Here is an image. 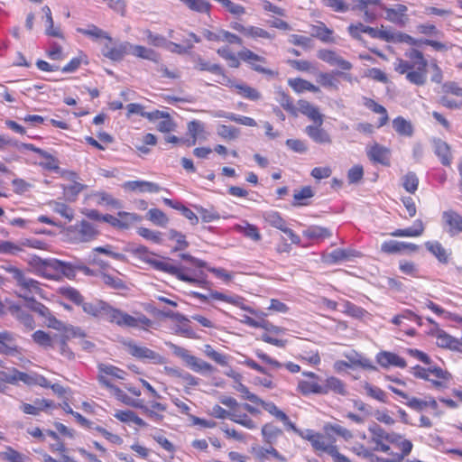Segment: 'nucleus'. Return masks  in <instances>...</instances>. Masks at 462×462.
<instances>
[{"label": "nucleus", "mask_w": 462, "mask_h": 462, "mask_svg": "<svg viewBox=\"0 0 462 462\" xmlns=\"http://www.w3.org/2000/svg\"><path fill=\"white\" fill-rule=\"evenodd\" d=\"M365 389L370 397L384 403L387 402L386 393L381 388L366 383Z\"/></svg>", "instance_id": "obj_61"}, {"label": "nucleus", "mask_w": 462, "mask_h": 462, "mask_svg": "<svg viewBox=\"0 0 462 462\" xmlns=\"http://www.w3.org/2000/svg\"><path fill=\"white\" fill-rule=\"evenodd\" d=\"M303 234L310 239L327 238L332 236V233L328 228L319 226H311L308 227Z\"/></svg>", "instance_id": "obj_39"}, {"label": "nucleus", "mask_w": 462, "mask_h": 462, "mask_svg": "<svg viewBox=\"0 0 462 462\" xmlns=\"http://www.w3.org/2000/svg\"><path fill=\"white\" fill-rule=\"evenodd\" d=\"M262 435L265 444L273 446L283 431L273 423H266L262 427Z\"/></svg>", "instance_id": "obj_24"}, {"label": "nucleus", "mask_w": 462, "mask_h": 462, "mask_svg": "<svg viewBox=\"0 0 462 462\" xmlns=\"http://www.w3.org/2000/svg\"><path fill=\"white\" fill-rule=\"evenodd\" d=\"M124 345L125 346L127 352L138 359L148 361L155 365H162L164 363L163 356L146 346H138L132 340L125 341Z\"/></svg>", "instance_id": "obj_5"}, {"label": "nucleus", "mask_w": 462, "mask_h": 462, "mask_svg": "<svg viewBox=\"0 0 462 462\" xmlns=\"http://www.w3.org/2000/svg\"><path fill=\"white\" fill-rule=\"evenodd\" d=\"M407 10L403 5H397L394 8H385V18L393 23L404 25L409 20Z\"/></svg>", "instance_id": "obj_19"}, {"label": "nucleus", "mask_w": 462, "mask_h": 462, "mask_svg": "<svg viewBox=\"0 0 462 462\" xmlns=\"http://www.w3.org/2000/svg\"><path fill=\"white\" fill-rule=\"evenodd\" d=\"M396 436L399 438H396L395 442L391 443L401 449V453H399V455H402L404 458L411 452L413 445L410 440L403 439L401 434L396 433Z\"/></svg>", "instance_id": "obj_55"}, {"label": "nucleus", "mask_w": 462, "mask_h": 462, "mask_svg": "<svg viewBox=\"0 0 462 462\" xmlns=\"http://www.w3.org/2000/svg\"><path fill=\"white\" fill-rule=\"evenodd\" d=\"M432 146L434 153L439 157L441 164L444 166H449L452 162L450 146L439 138H434L432 140Z\"/></svg>", "instance_id": "obj_17"}, {"label": "nucleus", "mask_w": 462, "mask_h": 462, "mask_svg": "<svg viewBox=\"0 0 462 462\" xmlns=\"http://www.w3.org/2000/svg\"><path fill=\"white\" fill-rule=\"evenodd\" d=\"M219 116H222L229 121H232V122H235V123H237V124H240V125H246V126H256V121L252 118V117H248V116H240V115H236V114H234V113H224L222 115H219Z\"/></svg>", "instance_id": "obj_48"}, {"label": "nucleus", "mask_w": 462, "mask_h": 462, "mask_svg": "<svg viewBox=\"0 0 462 462\" xmlns=\"http://www.w3.org/2000/svg\"><path fill=\"white\" fill-rule=\"evenodd\" d=\"M298 105L299 110L301 114L308 116L315 124L323 125V116L320 114L318 107L306 100H300Z\"/></svg>", "instance_id": "obj_22"}, {"label": "nucleus", "mask_w": 462, "mask_h": 462, "mask_svg": "<svg viewBox=\"0 0 462 462\" xmlns=\"http://www.w3.org/2000/svg\"><path fill=\"white\" fill-rule=\"evenodd\" d=\"M368 430L372 434L371 441L374 443H379L383 440L387 442H395L396 438H398L395 432L388 433L375 422H373L369 426Z\"/></svg>", "instance_id": "obj_21"}, {"label": "nucleus", "mask_w": 462, "mask_h": 462, "mask_svg": "<svg viewBox=\"0 0 462 462\" xmlns=\"http://www.w3.org/2000/svg\"><path fill=\"white\" fill-rule=\"evenodd\" d=\"M356 256V251L351 249H336L325 256V262L328 263H337L342 261L349 260Z\"/></svg>", "instance_id": "obj_32"}, {"label": "nucleus", "mask_w": 462, "mask_h": 462, "mask_svg": "<svg viewBox=\"0 0 462 462\" xmlns=\"http://www.w3.org/2000/svg\"><path fill=\"white\" fill-rule=\"evenodd\" d=\"M129 54L144 60H152L155 63H159L161 60V57L156 51H154L152 49H149L142 45H134L131 43Z\"/></svg>", "instance_id": "obj_23"}, {"label": "nucleus", "mask_w": 462, "mask_h": 462, "mask_svg": "<svg viewBox=\"0 0 462 462\" xmlns=\"http://www.w3.org/2000/svg\"><path fill=\"white\" fill-rule=\"evenodd\" d=\"M437 345L440 347L455 348L457 340L452 336L448 335L442 329H439L436 333Z\"/></svg>", "instance_id": "obj_41"}, {"label": "nucleus", "mask_w": 462, "mask_h": 462, "mask_svg": "<svg viewBox=\"0 0 462 462\" xmlns=\"http://www.w3.org/2000/svg\"><path fill=\"white\" fill-rule=\"evenodd\" d=\"M59 292L60 295H62L64 298L69 300L76 305L80 306L81 303H83V296L80 294V292L72 287H60L59 289Z\"/></svg>", "instance_id": "obj_42"}, {"label": "nucleus", "mask_w": 462, "mask_h": 462, "mask_svg": "<svg viewBox=\"0 0 462 462\" xmlns=\"http://www.w3.org/2000/svg\"><path fill=\"white\" fill-rule=\"evenodd\" d=\"M132 253L139 255L144 262L152 265L155 270L170 273L182 282L190 284H206V274L202 270H193L183 266H176L167 262L149 258V249L144 245H137L132 249Z\"/></svg>", "instance_id": "obj_2"}, {"label": "nucleus", "mask_w": 462, "mask_h": 462, "mask_svg": "<svg viewBox=\"0 0 462 462\" xmlns=\"http://www.w3.org/2000/svg\"><path fill=\"white\" fill-rule=\"evenodd\" d=\"M98 370L102 374L111 375L118 379H124V374H125L123 370L119 369L118 367L105 364H100L98 365Z\"/></svg>", "instance_id": "obj_64"}, {"label": "nucleus", "mask_w": 462, "mask_h": 462, "mask_svg": "<svg viewBox=\"0 0 462 462\" xmlns=\"http://www.w3.org/2000/svg\"><path fill=\"white\" fill-rule=\"evenodd\" d=\"M210 298H212L214 300H222L225 302H228V303L234 304L236 306H239L243 310L250 312L251 314L254 313V310L253 309H251L250 307H245V306L242 305V298H240V297L227 296L222 292L215 291L210 292Z\"/></svg>", "instance_id": "obj_35"}, {"label": "nucleus", "mask_w": 462, "mask_h": 462, "mask_svg": "<svg viewBox=\"0 0 462 462\" xmlns=\"http://www.w3.org/2000/svg\"><path fill=\"white\" fill-rule=\"evenodd\" d=\"M322 389L326 391V394L329 392H333L334 393L346 396L347 394V391L346 389V384L343 381L335 376L328 377L325 380L324 385H321Z\"/></svg>", "instance_id": "obj_25"}, {"label": "nucleus", "mask_w": 462, "mask_h": 462, "mask_svg": "<svg viewBox=\"0 0 462 462\" xmlns=\"http://www.w3.org/2000/svg\"><path fill=\"white\" fill-rule=\"evenodd\" d=\"M131 43L128 42H118L113 39L112 42L108 41L104 44L101 49L103 56L113 60L121 61L124 57L129 54Z\"/></svg>", "instance_id": "obj_7"}, {"label": "nucleus", "mask_w": 462, "mask_h": 462, "mask_svg": "<svg viewBox=\"0 0 462 462\" xmlns=\"http://www.w3.org/2000/svg\"><path fill=\"white\" fill-rule=\"evenodd\" d=\"M217 52L220 57H222L223 59H225L226 60L228 61V65L231 68H238L239 67L240 62H239L237 57L235 55L234 52L231 51V50L228 47L225 46V47L219 48Z\"/></svg>", "instance_id": "obj_53"}, {"label": "nucleus", "mask_w": 462, "mask_h": 462, "mask_svg": "<svg viewBox=\"0 0 462 462\" xmlns=\"http://www.w3.org/2000/svg\"><path fill=\"white\" fill-rule=\"evenodd\" d=\"M85 189V186L79 182H73L64 187V195L69 200H74L76 197Z\"/></svg>", "instance_id": "obj_63"}, {"label": "nucleus", "mask_w": 462, "mask_h": 462, "mask_svg": "<svg viewBox=\"0 0 462 462\" xmlns=\"http://www.w3.org/2000/svg\"><path fill=\"white\" fill-rule=\"evenodd\" d=\"M42 12L44 14L45 18H46V23L48 24V26L46 28V34L52 36V37L61 38L62 34L60 32V30L58 28H54L53 19H52L51 11L50 7L47 5L43 6L42 8Z\"/></svg>", "instance_id": "obj_45"}, {"label": "nucleus", "mask_w": 462, "mask_h": 462, "mask_svg": "<svg viewBox=\"0 0 462 462\" xmlns=\"http://www.w3.org/2000/svg\"><path fill=\"white\" fill-rule=\"evenodd\" d=\"M80 306L86 314L95 318L104 319L108 322L116 323L119 327L145 328L152 325V320L145 315L138 314L136 317L131 316L101 300H96L91 302L83 300Z\"/></svg>", "instance_id": "obj_1"}, {"label": "nucleus", "mask_w": 462, "mask_h": 462, "mask_svg": "<svg viewBox=\"0 0 462 462\" xmlns=\"http://www.w3.org/2000/svg\"><path fill=\"white\" fill-rule=\"evenodd\" d=\"M393 127L394 131L402 136L411 137L414 133L411 122L402 116H397L393 120Z\"/></svg>", "instance_id": "obj_26"}, {"label": "nucleus", "mask_w": 462, "mask_h": 462, "mask_svg": "<svg viewBox=\"0 0 462 462\" xmlns=\"http://www.w3.org/2000/svg\"><path fill=\"white\" fill-rule=\"evenodd\" d=\"M169 238L176 240L177 245L174 247V251L184 250L189 246V243L186 241L185 236L174 229H171L169 231Z\"/></svg>", "instance_id": "obj_60"}, {"label": "nucleus", "mask_w": 462, "mask_h": 462, "mask_svg": "<svg viewBox=\"0 0 462 462\" xmlns=\"http://www.w3.org/2000/svg\"><path fill=\"white\" fill-rule=\"evenodd\" d=\"M305 133L316 143H332V138L330 134L325 129L322 128V125L315 124L314 125H308L305 128Z\"/></svg>", "instance_id": "obj_16"}, {"label": "nucleus", "mask_w": 462, "mask_h": 462, "mask_svg": "<svg viewBox=\"0 0 462 462\" xmlns=\"http://www.w3.org/2000/svg\"><path fill=\"white\" fill-rule=\"evenodd\" d=\"M325 430L331 431V432L342 437L345 440H348L353 438V434L349 430H347L338 424H327L325 426Z\"/></svg>", "instance_id": "obj_62"}, {"label": "nucleus", "mask_w": 462, "mask_h": 462, "mask_svg": "<svg viewBox=\"0 0 462 462\" xmlns=\"http://www.w3.org/2000/svg\"><path fill=\"white\" fill-rule=\"evenodd\" d=\"M137 234L142 237L150 240L155 244H162V233L159 231H153L146 227H139L137 229Z\"/></svg>", "instance_id": "obj_56"}, {"label": "nucleus", "mask_w": 462, "mask_h": 462, "mask_svg": "<svg viewBox=\"0 0 462 462\" xmlns=\"http://www.w3.org/2000/svg\"><path fill=\"white\" fill-rule=\"evenodd\" d=\"M425 247L430 254H432L439 260V263H447L448 262L449 254L439 242L428 241L425 243Z\"/></svg>", "instance_id": "obj_30"}, {"label": "nucleus", "mask_w": 462, "mask_h": 462, "mask_svg": "<svg viewBox=\"0 0 462 462\" xmlns=\"http://www.w3.org/2000/svg\"><path fill=\"white\" fill-rule=\"evenodd\" d=\"M188 130L192 137L189 144L194 145L200 134L204 132V125L199 121L193 120L188 124Z\"/></svg>", "instance_id": "obj_58"}, {"label": "nucleus", "mask_w": 462, "mask_h": 462, "mask_svg": "<svg viewBox=\"0 0 462 462\" xmlns=\"http://www.w3.org/2000/svg\"><path fill=\"white\" fill-rule=\"evenodd\" d=\"M235 90L242 97L252 101H257L262 97L261 93L256 88L245 83H239L237 86H235Z\"/></svg>", "instance_id": "obj_33"}, {"label": "nucleus", "mask_w": 462, "mask_h": 462, "mask_svg": "<svg viewBox=\"0 0 462 462\" xmlns=\"http://www.w3.org/2000/svg\"><path fill=\"white\" fill-rule=\"evenodd\" d=\"M68 337L65 335H56L55 348H58L60 355L69 360L74 359V353L67 344Z\"/></svg>", "instance_id": "obj_40"}, {"label": "nucleus", "mask_w": 462, "mask_h": 462, "mask_svg": "<svg viewBox=\"0 0 462 462\" xmlns=\"http://www.w3.org/2000/svg\"><path fill=\"white\" fill-rule=\"evenodd\" d=\"M328 6L335 12L353 10L366 23H373L383 8L380 2H358L357 5H351L348 2H328Z\"/></svg>", "instance_id": "obj_4"}, {"label": "nucleus", "mask_w": 462, "mask_h": 462, "mask_svg": "<svg viewBox=\"0 0 462 462\" xmlns=\"http://www.w3.org/2000/svg\"><path fill=\"white\" fill-rule=\"evenodd\" d=\"M49 268L60 272L64 276L69 279H73L76 276V271L69 262H64L57 259L51 260Z\"/></svg>", "instance_id": "obj_31"}, {"label": "nucleus", "mask_w": 462, "mask_h": 462, "mask_svg": "<svg viewBox=\"0 0 462 462\" xmlns=\"http://www.w3.org/2000/svg\"><path fill=\"white\" fill-rule=\"evenodd\" d=\"M263 218L267 224L277 229H280L281 231L286 226L285 220L281 217V215L278 212L275 211L265 212L263 215Z\"/></svg>", "instance_id": "obj_46"}, {"label": "nucleus", "mask_w": 462, "mask_h": 462, "mask_svg": "<svg viewBox=\"0 0 462 462\" xmlns=\"http://www.w3.org/2000/svg\"><path fill=\"white\" fill-rule=\"evenodd\" d=\"M195 68L202 71L205 70L214 74H222V68L218 64L210 63L201 58L198 59Z\"/></svg>", "instance_id": "obj_57"}, {"label": "nucleus", "mask_w": 462, "mask_h": 462, "mask_svg": "<svg viewBox=\"0 0 462 462\" xmlns=\"http://www.w3.org/2000/svg\"><path fill=\"white\" fill-rule=\"evenodd\" d=\"M117 215L120 218L106 214L104 215L103 222L108 223L118 229H128L132 223L140 222L142 220V217L135 213L119 211Z\"/></svg>", "instance_id": "obj_8"}, {"label": "nucleus", "mask_w": 462, "mask_h": 462, "mask_svg": "<svg viewBox=\"0 0 462 462\" xmlns=\"http://www.w3.org/2000/svg\"><path fill=\"white\" fill-rule=\"evenodd\" d=\"M314 196L313 190L311 187L305 186L301 188L300 190H295L293 194L294 202L292 203L293 206H303L308 205V203L303 202L304 199H310Z\"/></svg>", "instance_id": "obj_47"}, {"label": "nucleus", "mask_w": 462, "mask_h": 462, "mask_svg": "<svg viewBox=\"0 0 462 462\" xmlns=\"http://www.w3.org/2000/svg\"><path fill=\"white\" fill-rule=\"evenodd\" d=\"M147 218L159 226H166L169 222L167 216L159 208H151L147 213Z\"/></svg>", "instance_id": "obj_49"}, {"label": "nucleus", "mask_w": 462, "mask_h": 462, "mask_svg": "<svg viewBox=\"0 0 462 462\" xmlns=\"http://www.w3.org/2000/svg\"><path fill=\"white\" fill-rule=\"evenodd\" d=\"M22 251L21 240L17 244L11 241H0V254L16 255Z\"/></svg>", "instance_id": "obj_51"}, {"label": "nucleus", "mask_w": 462, "mask_h": 462, "mask_svg": "<svg viewBox=\"0 0 462 462\" xmlns=\"http://www.w3.org/2000/svg\"><path fill=\"white\" fill-rule=\"evenodd\" d=\"M442 219L448 226V233L450 236H455L462 233V216L454 210H447L442 213Z\"/></svg>", "instance_id": "obj_15"}, {"label": "nucleus", "mask_w": 462, "mask_h": 462, "mask_svg": "<svg viewBox=\"0 0 462 462\" xmlns=\"http://www.w3.org/2000/svg\"><path fill=\"white\" fill-rule=\"evenodd\" d=\"M235 230L243 234L245 236L254 240L259 241L261 239V235L259 233L258 228L249 224L248 222H244V225L237 224L234 226Z\"/></svg>", "instance_id": "obj_37"}, {"label": "nucleus", "mask_w": 462, "mask_h": 462, "mask_svg": "<svg viewBox=\"0 0 462 462\" xmlns=\"http://www.w3.org/2000/svg\"><path fill=\"white\" fill-rule=\"evenodd\" d=\"M409 60L397 59L393 63L394 69L400 74H405L406 79L416 86H423L427 82L428 60L423 53L417 49H411L405 52Z\"/></svg>", "instance_id": "obj_3"}, {"label": "nucleus", "mask_w": 462, "mask_h": 462, "mask_svg": "<svg viewBox=\"0 0 462 462\" xmlns=\"http://www.w3.org/2000/svg\"><path fill=\"white\" fill-rule=\"evenodd\" d=\"M318 58L329 65L337 66L343 70H350L353 67L348 60H344L333 51L320 50L318 52Z\"/></svg>", "instance_id": "obj_13"}, {"label": "nucleus", "mask_w": 462, "mask_h": 462, "mask_svg": "<svg viewBox=\"0 0 462 462\" xmlns=\"http://www.w3.org/2000/svg\"><path fill=\"white\" fill-rule=\"evenodd\" d=\"M256 404H260L267 412L275 417L278 420H287L286 413L281 411L273 402H265L260 398V402H257Z\"/></svg>", "instance_id": "obj_43"}, {"label": "nucleus", "mask_w": 462, "mask_h": 462, "mask_svg": "<svg viewBox=\"0 0 462 462\" xmlns=\"http://www.w3.org/2000/svg\"><path fill=\"white\" fill-rule=\"evenodd\" d=\"M424 225L420 219L415 220L412 226L403 229L404 237H417L423 234Z\"/></svg>", "instance_id": "obj_59"}, {"label": "nucleus", "mask_w": 462, "mask_h": 462, "mask_svg": "<svg viewBox=\"0 0 462 462\" xmlns=\"http://www.w3.org/2000/svg\"><path fill=\"white\" fill-rule=\"evenodd\" d=\"M349 33L352 37L358 39L360 37V32H365L370 35L372 38H378L382 40L389 41V34L384 31H380L378 29L364 25L363 23H357L356 25L351 24L348 27Z\"/></svg>", "instance_id": "obj_14"}, {"label": "nucleus", "mask_w": 462, "mask_h": 462, "mask_svg": "<svg viewBox=\"0 0 462 462\" xmlns=\"http://www.w3.org/2000/svg\"><path fill=\"white\" fill-rule=\"evenodd\" d=\"M124 187L130 190L140 192L157 193L162 189L157 183L146 180H131L125 183Z\"/></svg>", "instance_id": "obj_20"}, {"label": "nucleus", "mask_w": 462, "mask_h": 462, "mask_svg": "<svg viewBox=\"0 0 462 462\" xmlns=\"http://www.w3.org/2000/svg\"><path fill=\"white\" fill-rule=\"evenodd\" d=\"M77 31L94 41H98L100 39H105L108 41L109 42H113V38L104 30L98 28L97 26L94 24H90L88 26V28H78Z\"/></svg>", "instance_id": "obj_29"}, {"label": "nucleus", "mask_w": 462, "mask_h": 462, "mask_svg": "<svg viewBox=\"0 0 462 462\" xmlns=\"http://www.w3.org/2000/svg\"><path fill=\"white\" fill-rule=\"evenodd\" d=\"M366 155L373 162L380 163L383 166H390L391 151L377 143L366 148Z\"/></svg>", "instance_id": "obj_11"}, {"label": "nucleus", "mask_w": 462, "mask_h": 462, "mask_svg": "<svg viewBox=\"0 0 462 462\" xmlns=\"http://www.w3.org/2000/svg\"><path fill=\"white\" fill-rule=\"evenodd\" d=\"M377 363L383 367H388L390 365L397 366L400 368L406 367V361L400 356L392 353L382 351L376 356Z\"/></svg>", "instance_id": "obj_18"}, {"label": "nucleus", "mask_w": 462, "mask_h": 462, "mask_svg": "<svg viewBox=\"0 0 462 462\" xmlns=\"http://www.w3.org/2000/svg\"><path fill=\"white\" fill-rule=\"evenodd\" d=\"M0 379L5 383L15 384L18 382H23L27 385L37 383V378L26 373L21 372L15 368L9 371H1Z\"/></svg>", "instance_id": "obj_12"}, {"label": "nucleus", "mask_w": 462, "mask_h": 462, "mask_svg": "<svg viewBox=\"0 0 462 462\" xmlns=\"http://www.w3.org/2000/svg\"><path fill=\"white\" fill-rule=\"evenodd\" d=\"M10 273L13 274V278L16 281L17 284L23 291V293H26L27 295L30 293H42V289L40 288V282L38 281L25 276L20 269L15 267L11 268Z\"/></svg>", "instance_id": "obj_9"}, {"label": "nucleus", "mask_w": 462, "mask_h": 462, "mask_svg": "<svg viewBox=\"0 0 462 462\" xmlns=\"http://www.w3.org/2000/svg\"><path fill=\"white\" fill-rule=\"evenodd\" d=\"M56 335L47 333L43 330H36L32 335L33 341L44 348H55Z\"/></svg>", "instance_id": "obj_28"}, {"label": "nucleus", "mask_w": 462, "mask_h": 462, "mask_svg": "<svg viewBox=\"0 0 462 462\" xmlns=\"http://www.w3.org/2000/svg\"><path fill=\"white\" fill-rule=\"evenodd\" d=\"M188 365L195 372L211 373L214 370V367L209 363H207L206 361H203L194 356L188 359Z\"/></svg>", "instance_id": "obj_44"}, {"label": "nucleus", "mask_w": 462, "mask_h": 462, "mask_svg": "<svg viewBox=\"0 0 462 462\" xmlns=\"http://www.w3.org/2000/svg\"><path fill=\"white\" fill-rule=\"evenodd\" d=\"M16 351L13 334L8 331L0 332V353L12 354Z\"/></svg>", "instance_id": "obj_34"}, {"label": "nucleus", "mask_w": 462, "mask_h": 462, "mask_svg": "<svg viewBox=\"0 0 462 462\" xmlns=\"http://www.w3.org/2000/svg\"><path fill=\"white\" fill-rule=\"evenodd\" d=\"M69 230L75 233V239L81 243L90 242L98 236V231L96 227L86 220H82L74 226H71Z\"/></svg>", "instance_id": "obj_10"}, {"label": "nucleus", "mask_w": 462, "mask_h": 462, "mask_svg": "<svg viewBox=\"0 0 462 462\" xmlns=\"http://www.w3.org/2000/svg\"><path fill=\"white\" fill-rule=\"evenodd\" d=\"M217 134L226 140H235L238 138L240 130L232 125H220L217 127Z\"/></svg>", "instance_id": "obj_50"}, {"label": "nucleus", "mask_w": 462, "mask_h": 462, "mask_svg": "<svg viewBox=\"0 0 462 462\" xmlns=\"http://www.w3.org/2000/svg\"><path fill=\"white\" fill-rule=\"evenodd\" d=\"M298 389L304 395L310 393L326 394V391L322 389V386L314 382L300 381L298 383Z\"/></svg>", "instance_id": "obj_38"}, {"label": "nucleus", "mask_w": 462, "mask_h": 462, "mask_svg": "<svg viewBox=\"0 0 462 462\" xmlns=\"http://www.w3.org/2000/svg\"><path fill=\"white\" fill-rule=\"evenodd\" d=\"M402 180L403 188L406 191L413 194L417 190L419 185V179L417 175L414 172L410 171L403 176Z\"/></svg>", "instance_id": "obj_52"}, {"label": "nucleus", "mask_w": 462, "mask_h": 462, "mask_svg": "<svg viewBox=\"0 0 462 462\" xmlns=\"http://www.w3.org/2000/svg\"><path fill=\"white\" fill-rule=\"evenodd\" d=\"M288 83L293 88V90L298 93L303 92L305 90L314 93L320 91L319 87L302 79H289Z\"/></svg>", "instance_id": "obj_36"}, {"label": "nucleus", "mask_w": 462, "mask_h": 462, "mask_svg": "<svg viewBox=\"0 0 462 462\" xmlns=\"http://www.w3.org/2000/svg\"><path fill=\"white\" fill-rule=\"evenodd\" d=\"M402 246L403 242L389 240L381 245V251L388 254H399L402 252Z\"/></svg>", "instance_id": "obj_54"}, {"label": "nucleus", "mask_w": 462, "mask_h": 462, "mask_svg": "<svg viewBox=\"0 0 462 462\" xmlns=\"http://www.w3.org/2000/svg\"><path fill=\"white\" fill-rule=\"evenodd\" d=\"M19 296L25 300L27 308L46 319L48 327L54 329L60 328L62 323L51 314V310L46 306L26 293H21Z\"/></svg>", "instance_id": "obj_6"}, {"label": "nucleus", "mask_w": 462, "mask_h": 462, "mask_svg": "<svg viewBox=\"0 0 462 462\" xmlns=\"http://www.w3.org/2000/svg\"><path fill=\"white\" fill-rule=\"evenodd\" d=\"M10 313L16 318L21 323L28 329H32L34 327L33 318L30 313L23 310L18 305H12L9 307Z\"/></svg>", "instance_id": "obj_27"}]
</instances>
